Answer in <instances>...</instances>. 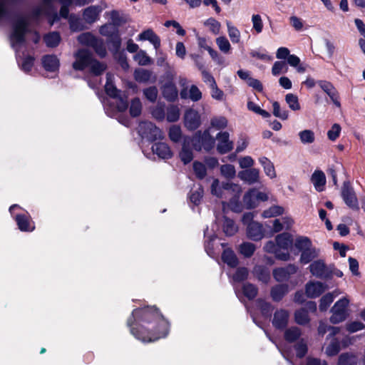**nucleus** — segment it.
Instances as JSON below:
<instances>
[{
    "instance_id": "nucleus-1",
    "label": "nucleus",
    "mask_w": 365,
    "mask_h": 365,
    "mask_svg": "<svg viewBox=\"0 0 365 365\" xmlns=\"http://www.w3.org/2000/svg\"><path fill=\"white\" fill-rule=\"evenodd\" d=\"M127 324L131 334L143 342L155 341L168 334V322L154 307L134 309Z\"/></svg>"
},
{
    "instance_id": "nucleus-2",
    "label": "nucleus",
    "mask_w": 365,
    "mask_h": 365,
    "mask_svg": "<svg viewBox=\"0 0 365 365\" xmlns=\"http://www.w3.org/2000/svg\"><path fill=\"white\" fill-rule=\"evenodd\" d=\"M211 192L220 198H230L229 207L235 212L242 211V205L240 202L242 193L240 185L232 182H226L220 186L219 180L215 179L211 185Z\"/></svg>"
},
{
    "instance_id": "nucleus-3",
    "label": "nucleus",
    "mask_w": 365,
    "mask_h": 365,
    "mask_svg": "<svg viewBox=\"0 0 365 365\" xmlns=\"http://www.w3.org/2000/svg\"><path fill=\"white\" fill-rule=\"evenodd\" d=\"M75 61L73 68L76 71H83L88 68L94 76L101 75L106 68V65L95 59L91 51L86 48L77 51L74 54Z\"/></svg>"
},
{
    "instance_id": "nucleus-4",
    "label": "nucleus",
    "mask_w": 365,
    "mask_h": 365,
    "mask_svg": "<svg viewBox=\"0 0 365 365\" xmlns=\"http://www.w3.org/2000/svg\"><path fill=\"white\" fill-rule=\"evenodd\" d=\"M28 29V21L24 17L18 18L13 24V30L10 35L11 46L16 51L20 45L25 42V34Z\"/></svg>"
},
{
    "instance_id": "nucleus-5",
    "label": "nucleus",
    "mask_w": 365,
    "mask_h": 365,
    "mask_svg": "<svg viewBox=\"0 0 365 365\" xmlns=\"http://www.w3.org/2000/svg\"><path fill=\"white\" fill-rule=\"evenodd\" d=\"M190 142L195 150L200 151L204 149L208 152L214 148L215 138L210 135V130L207 129L203 132L197 131L190 139Z\"/></svg>"
},
{
    "instance_id": "nucleus-6",
    "label": "nucleus",
    "mask_w": 365,
    "mask_h": 365,
    "mask_svg": "<svg viewBox=\"0 0 365 365\" xmlns=\"http://www.w3.org/2000/svg\"><path fill=\"white\" fill-rule=\"evenodd\" d=\"M349 304V300L343 297L335 302L331 309V316L330 322L332 324H339L344 322L348 317L347 307Z\"/></svg>"
},
{
    "instance_id": "nucleus-7",
    "label": "nucleus",
    "mask_w": 365,
    "mask_h": 365,
    "mask_svg": "<svg viewBox=\"0 0 365 365\" xmlns=\"http://www.w3.org/2000/svg\"><path fill=\"white\" fill-rule=\"evenodd\" d=\"M138 133L143 138L149 141H155L163 138V133L154 123L144 121L140 123Z\"/></svg>"
},
{
    "instance_id": "nucleus-8",
    "label": "nucleus",
    "mask_w": 365,
    "mask_h": 365,
    "mask_svg": "<svg viewBox=\"0 0 365 365\" xmlns=\"http://www.w3.org/2000/svg\"><path fill=\"white\" fill-rule=\"evenodd\" d=\"M341 195L348 207L356 210L359 209L356 193L349 181H344L343 182Z\"/></svg>"
},
{
    "instance_id": "nucleus-9",
    "label": "nucleus",
    "mask_w": 365,
    "mask_h": 365,
    "mask_svg": "<svg viewBox=\"0 0 365 365\" xmlns=\"http://www.w3.org/2000/svg\"><path fill=\"white\" fill-rule=\"evenodd\" d=\"M161 90L163 96L166 101L174 102L177 100L178 91L171 74H168V81L162 86Z\"/></svg>"
},
{
    "instance_id": "nucleus-10",
    "label": "nucleus",
    "mask_w": 365,
    "mask_h": 365,
    "mask_svg": "<svg viewBox=\"0 0 365 365\" xmlns=\"http://www.w3.org/2000/svg\"><path fill=\"white\" fill-rule=\"evenodd\" d=\"M310 272L317 278L329 279L332 276V273L329 270L323 260L319 259L314 261L309 265Z\"/></svg>"
},
{
    "instance_id": "nucleus-11",
    "label": "nucleus",
    "mask_w": 365,
    "mask_h": 365,
    "mask_svg": "<svg viewBox=\"0 0 365 365\" xmlns=\"http://www.w3.org/2000/svg\"><path fill=\"white\" fill-rule=\"evenodd\" d=\"M298 267L293 264H289L284 267H278L273 270V277L277 282H282L289 280L291 276L295 274Z\"/></svg>"
},
{
    "instance_id": "nucleus-12",
    "label": "nucleus",
    "mask_w": 365,
    "mask_h": 365,
    "mask_svg": "<svg viewBox=\"0 0 365 365\" xmlns=\"http://www.w3.org/2000/svg\"><path fill=\"white\" fill-rule=\"evenodd\" d=\"M217 140V150L220 154H225L233 149L234 143L230 140L228 132H220L216 135Z\"/></svg>"
},
{
    "instance_id": "nucleus-13",
    "label": "nucleus",
    "mask_w": 365,
    "mask_h": 365,
    "mask_svg": "<svg viewBox=\"0 0 365 365\" xmlns=\"http://www.w3.org/2000/svg\"><path fill=\"white\" fill-rule=\"evenodd\" d=\"M317 85L329 96L336 107H341L338 91L331 82L321 80L317 81Z\"/></svg>"
},
{
    "instance_id": "nucleus-14",
    "label": "nucleus",
    "mask_w": 365,
    "mask_h": 365,
    "mask_svg": "<svg viewBox=\"0 0 365 365\" xmlns=\"http://www.w3.org/2000/svg\"><path fill=\"white\" fill-rule=\"evenodd\" d=\"M289 319V313L287 310H277L274 314L272 325L277 329H284L288 324Z\"/></svg>"
},
{
    "instance_id": "nucleus-15",
    "label": "nucleus",
    "mask_w": 365,
    "mask_h": 365,
    "mask_svg": "<svg viewBox=\"0 0 365 365\" xmlns=\"http://www.w3.org/2000/svg\"><path fill=\"white\" fill-rule=\"evenodd\" d=\"M184 118L185 127L190 130H196L200 125V115L195 110L190 109L187 110Z\"/></svg>"
},
{
    "instance_id": "nucleus-16",
    "label": "nucleus",
    "mask_w": 365,
    "mask_h": 365,
    "mask_svg": "<svg viewBox=\"0 0 365 365\" xmlns=\"http://www.w3.org/2000/svg\"><path fill=\"white\" fill-rule=\"evenodd\" d=\"M327 287L321 282H309L306 284V294L309 298H317L319 297Z\"/></svg>"
},
{
    "instance_id": "nucleus-17",
    "label": "nucleus",
    "mask_w": 365,
    "mask_h": 365,
    "mask_svg": "<svg viewBox=\"0 0 365 365\" xmlns=\"http://www.w3.org/2000/svg\"><path fill=\"white\" fill-rule=\"evenodd\" d=\"M238 178L249 185H253L259 181V170L254 168L246 169L238 173Z\"/></svg>"
},
{
    "instance_id": "nucleus-18",
    "label": "nucleus",
    "mask_w": 365,
    "mask_h": 365,
    "mask_svg": "<svg viewBox=\"0 0 365 365\" xmlns=\"http://www.w3.org/2000/svg\"><path fill=\"white\" fill-rule=\"evenodd\" d=\"M152 151L161 159H169L173 156L170 148L165 143L158 142L152 145Z\"/></svg>"
},
{
    "instance_id": "nucleus-19",
    "label": "nucleus",
    "mask_w": 365,
    "mask_h": 365,
    "mask_svg": "<svg viewBox=\"0 0 365 365\" xmlns=\"http://www.w3.org/2000/svg\"><path fill=\"white\" fill-rule=\"evenodd\" d=\"M247 236L254 241L260 240L264 237L262 225L257 222H252L247 225Z\"/></svg>"
},
{
    "instance_id": "nucleus-20",
    "label": "nucleus",
    "mask_w": 365,
    "mask_h": 365,
    "mask_svg": "<svg viewBox=\"0 0 365 365\" xmlns=\"http://www.w3.org/2000/svg\"><path fill=\"white\" fill-rule=\"evenodd\" d=\"M101 11L102 9L100 6H90L83 10V20L86 23L91 24L98 19Z\"/></svg>"
},
{
    "instance_id": "nucleus-21",
    "label": "nucleus",
    "mask_w": 365,
    "mask_h": 365,
    "mask_svg": "<svg viewBox=\"0 0 365 365\" xmlns=\"http://www.w3.org/2000/svg\"><path fill=\"white\" fill-rule=\"evenodd\" d=\"M182 99H190L193 102H197L202 98V93L195 85H192L187 91V88H183L180 92Z\"/></svg>"
},
{
    "instance_id": "nucleus-22",
    "label": "nucleus",
    "mask_w": 365,
    "mask_h": 365,
    "mask_svg": "<svg viewBox=\"0 0 365 365\" xmlns=\"http://www.w3.org/2000/svg\"><path fill=\"white\" fill-rule=\"evenodd\" d=\"M311 182L317 191H323L326 185L325 174L322 170H316L312 175Z\"/></svg>"
},
{
    "instance_id": "nucleus-23",
    "label": "nucleus",
    "mask_w": 365,
    "mask_h": 365,
    "mask_svg": "<svg viewBox=\"0 0 365 365\" xmlns=\"http://www.w3.org/2000/svg\"><path fill=\"white\" fill-rule=\"evenodd\" d=\"M275 241L279 249L287 251L292 245L293 239L289 233L283 232L276 236Z\"/></svg>"
},
{
    "instance_id": "nucleus-24",
    "label": "nucleus",
    "mask_w": 365,
    "mask_h": 365,
    "mask_svg": "<svg viewBox=\"0 0 365 365\" xmlns=\"http://www.w3.org/2000/svg\"><path fill=\"white\" fill-rule=\"evenodd\" d=\"M15 220L21 231L31 232L34 230V226L27 215L24 214L17 215Z\"/></svg>"
},
{
    "instance_id": "nucleus-25",
    "label": "nucleus",
    "mask_w": 365,
    "mask_h": 365,
    "mask_svg": "<svg viewBox=\"0 0 365 365\" xmlns=\"http://www.w3.org/2000/svg\"><path fill=\"white\" fill-rule=\"evenodd\" d=\"M289 292L287 284H282L273 287L271 289L270 294L272 299L275 302H279Z\"/></svg>"
},
{
    "instance_id": "nucleus-26",
    "label": "nucleus",
    "mask_w": 365,
    "mask_h": 365,
    "mask_svg": "<svg viewBox=\"0 0 365 365\" xmlns=\"http://www.w3.org/2000/svg\"><path fill=\"white\" fill-rule=\"evenodd\" d=\"M292 220L289 217L275 219L273 221V232H279L283 229L289 230L292 225Z\"/></svg>"
},
{
    "instance_id": "nucleus-27",
    "label": "nucleus",
    "mask_w": 365,
    "mask_h": 365,
    "mask_svg": "<svg viewBox=\"0 0 365 365\" xmlns=\"http://www.w3.org/2000/svg\"><path fill=\"white\" fill-rule=\"evenodd\" d=\"M42 63L44 68L48 71H56L59 66V61L54 55H47L43 57Z\"/></svg>"
},
{
    "instance_id": "nucleus-28",
    "label": "nucleus",
    "mask_w": 365,
    "mask_h": 365,
    "mask_svg": "<svg viewBox=\"0 0 365 365\" xmlns=\"http://www.w3.org/2000/svg\"><path fill=\"white\" fill-rule=\"evenodd\" d=\"M319 256V250L312 246L302 251L300 262L302 264H308Z\"/></svg>"
},
{
    "instance_id": "nucleus-29",
    "label": "nucleus",
    "mask_w": 365,
    "mask_h": 365,
    "mask_svg": "<svg viewBox=\"0 0 365 365\" xmlns=\"http://www.w3.org/2000/svg\"><path fill=\"white\" fill-rule=\"evenodd\" d=\"M253 272L257 278L264 283H267L270 279V272L268 268L264 266H255Z\"/></svg>"
},
{
    "instance_id": "nucleus-30",
    "label": "nucleus",
    "mask_w": 365,
    "mask_h": 365,
    "mask_svg": "<svg viewBox=\"0 0 365 365\" xmlns=\"http://www.w3.org/2000/svg\"><path fill=\"white\" fill-rule=\"evenodd\" d=\"M222 261L230 267H235L238 264V259L235 252L230 250H225L222 255Z\"/></svg>"
},
{
    "instance_id": "nucleus-31",
    "label": "nucleus",
    "mask_w": 365,
    "mask_h": 365,
    "mask_svg": "<svg viewBox=\"0 0 365 365\" xmlns=\"http://www.w3.org/2000/svg\"><path fill=\"white\" fill-rule=\"evenodd\" d=\"M70 29L72 31L77 32L85 29L83 20L75 14H71L68 18Z\"/></svg>"
},
{
    "instance_id": "nucleus-32",
    "label": "nucleus",
    "mask_w": 365,
    "mask_h": 365,
    "mask_svg": "<svg viewBox=\"0 0 365 365\" xmlns=\"http://www.w3.org/2000/svg\"><path fill=\"white\" fill-rule=\"evenodd\" d=\"M337 291H334L333 292H329L324 295L321 299L319 303V309L322 312L326 311L330 304L333 302L335 297L338 295Z\"/></svg>"
},
{
    "instance_id": "nucleus-33",
    "label": "nucleus",
    "mask_w": 365,
    "mask_h": 365,
    "mask_svg": "<svg viewBox=\"0 0 365 365\" xmlns=\"http://www.w3.org/2000/svg\"><path fill=\"white\" fill-rule=\"evenodd\" d=\"M255 189L252 188L247 191L243 197V203L247 209L255 208L257 206V200L255 196Z\"/></svg>"
},
{
    "instance_id": "nucleus-34",
    "label": "nucleus",
    "mask_w": 365,
    "mask_h": 365,
    "mask_svg": "<svg viewBox=\"0 0 365 365\" xmlns=\"http://www.w3.org/2000/svg\"><path fill=\"white\" fill-rule=\"evenodd\" d=\"M180 160L183 162L184 164H187L190 163L193 159V154L192 150L187 145V140L184 141V143L182 147V150L180 152Z\"/></svg>"
},
{
    "instance_id": "nucleus-35",
    "label": "nucleus",
    "mask_w": 365,
    "mask_h": 365,
    "mask_svg": "<svg viewBox=\"0 0 365 365\" xmlns=\"http://www.w3.org/2000/svg\"><path fill=\"white\" fill-rule=\"evenodd\" d=\"M294 320L299 325L308 324L310 321L308 311L304 308L297 310L294 312Z\"/></svg>"
},
{
    "instance_id": "nucleus-36",
    "label": "nucleus",
    "mask_w": 365,
    "mask_h": 365,
    "mask_svg": "<svg viewBox=\"0 0 365 365\" xmlns=\"http://www.w3.org/2000/svg\"><path fill=\"white\" fill-rule=\"evenodd\" d=\"M259 161L262 165L266 175L271 178H275L276 173L272 163L266 157L260 158Z\"/></svg>"
},
{
    "instance_id": "nucleus-37",
    "label": "nucleus",
    "mask_w": 365,
    "mask_h": 365,
    "mask_svg": "<svg viewBox=\"0 0 365 365\" xmlns=\"http://www.w3.org/2000/svg\"><path fill=\"white\" fill-rule=\"evenodd\" d=\"M43 40L47 46L51 48L56 47L61 41L60 34L58 32L53 31L44 36Z\"/></svg>"
},
{
    "instance_id": "nucleus-38",
    "label": "nucleus",
    "mask_w": 365,
    "mask_h": 365,
    "mask_svg": "<svg viewBox=\"0 0 365 365\" xmlns=\"http://www.w3.org/2000/svg\"><path fill=\"white\" fill-rule=\"evenodd\" d=\"M301 334L302 332L299 328L292 327L285 331L284 339L288 342H294L300 337Z\"/></svg>"
},
{
    "instance_id": "nucleus-39",
    "label": "nucleus",
    "mask_w": 365,
    "mask_h": 365,
    "mask_svg": "<svg viewBox=\"0 0 365 365\" xmlns=\"http://www.w3.org/2000/svg\"><path fill=\"white\" fill-rule=\"evenodd\" d=\"M97 40L98 38H96L95 36H93L92 34L89 32L83 33L80 34L78 37V41L81 44L91 48Z\"/></svg>"
},
{
    "instance_id": "nucleus-40",
    "label": "nucleus",
    "mask_w": 365,
    "mask_h": 365,
    "mask_svg": "<svg viewBox=\"0 0 365 365\" xmlns=\"http://www.w3.org/2000/svg\"><path fill=\"white\" fill-rule=\"evenodd\" d=\"M102 36H106L108 38L118 34L117 26L112 24H106L103 25L99 30Z\"/></svg>"
},
{
    "instance_id": "nucleus-41",
    "label": "nucleus",
    "mask_w": 365,
    "mask_h": 365,
    "mask_svg": "<svg viewBox=\"0 0 365 365\" xmlns=\"http://www.w3.org/2000/svg\"><path fill=\"white\" fill-rule=\"evenodd\" d=\"M299 137L302 144H312L315 140L314 133L312 130L306 129L299 133Z\"/></svg>"
},
{
    "instance_id": "nucleus-42",
    "label": "nucleus",
    "mask_w": 365,
    "mask_h": 365,
    "mask_svg": "<svg viewBox=\"0 0 365 365\" xmlns=\"http://www.w3.org/2000/svg\"><path fill=\"white\" fill-rule=\"evenodd\" d=\"M107 81L105 85V90L106 93L113 98H117L119 96L120 91H118L111 81V76L109 73L106 75Z\"/></svg>"
},
{
    "instance_id": "nucleus-43",
    "label": "nucleus",
    "mask_w": 365,
    "mask_h": 365,
    "mask_svg": "<svg viewBox=\"0 0 365 365\" xmlns=\"http://www.w3.org/2000/svg\"><path fill=\"white\" fill-rule=\"evenodd\" d=\"M223 231L227 236H232L237 231V227L235 222L227 217L224 218Z\"/></svg>"
},
{
    "instance_id": "nucleus-44",
    "label": "nucleus",
    "mask_w": 365,
    "mask_h": 365,
    "mask_svg": "<svg viewBox=\"0 0 365 365\" xmlns=\"http://www.w3.org/2000/svg\"><path fill=\"white\" fill-rule=\"evenodd\" d=\"M114 101L110 103V106H115L117 111L122 113L127 110L128 103L127 97H122L118 96L117 98H113Z\"/></svg>"
},
{
    "instance_id": "nucleus-45",
    "label": "nucleus",
    "mask_w": 365,
    "mask_h": 365,
    "mask_svg": "<svg viewBox=\"0 0 365 365\" xmlns=\"http://www.w3.org/2000/svg\"><path fill=\"white\" fill-rule=\"evenodd\" d=\"M108 43L109 45V50L114 53H117L121 46V38L119 34L109 38Z\"/></svg>"
},
{
    "instance_id": "nucleus-46",
    "label": "nucleus",
    "mask_w": 365,
    "mask_h": 365,
    "mask_svg": "<svg viewBox=\"0 0 365 365\" xmlns=\"http://www.w3.org/2000/svg\"><path fill=\"white\" fill-rule=\"evenodd\" d=\"M284 208L279 205H273L269 208L264 210L262 217L264 218L274 217L282 215Z\"/></svg>"
},
{
    "instance_id": "nucleus-47",
    "label": "nucleus",
    "mask_w": 365,
    "mask_h": 365,
    "mask_svg": "<svg viewBox=\"0 0 365 365\" xmlns=\"http://www.w3.org/2000/svg\"><path fill=\"white\" fill-rule=\"evenodd\" d=\"M256 247L251 242H243L240 245L239 251L245 257H250L255 252Z\"/></svg>"
},
{
    "instance_id": "nucleus-48",
    "label": "nucleus",
    "mask_w": 365,
    "mask_h": 365,
    "mask_svg": "<svg viewBox=\"0 0 365 365\" xmlns=\"http://www.w3.org/2000/svg\"><path fill=\"white\" fill-rule=\"evenodd\" d=\"M257 306L261 310L262 314L265 317H269L272 312V307L270 303L259 299L256 302Z\"/></svg>"
},
{
    "instance_id": "nucleus-49",
    "label": "nucleus",
    "mask_w": 365,
    "mask_h": 365,
    "mask_svg": "<svg viewBox=\"0 0 365 365\" xmlns=\"http://www.w3.org/2000/svg\"><path fill=\"white\" fill-rule=\"evenodd\" d=\"M227 31L231 41L234 43L240 42V32L238 29L231 24L230 22H227Z\"/></svg>"
},
{
    "instance_id": "nucleus-50",
    "label": "nucleus",
    "mask_w": 365,
    "mask_h": 365,
    "mask_svg": "<svg viewBox=\"0 0 365 365\" xmlns=\"http://www.w3.org/2000/svg\"><path fill=\"white\" fill-rule=\"evenodd\" d=\"M242 291L245 296L249 299H253L258 293L256 286L250 283H246L242 287Z\"/></svg>"
},
{
    "instance_id": "nucleus-51",
    "label": "nucleus",
    "mask_w": 365,
    "mask_h": 365,
    "mask_svg": "<svg viewBox=\"0 0 365 365\" xmlns=\"http://www.w3.org/2000/svg\"><path fill=\"white\" fill-rule=\"evenodd\" d=\"M167 120L168 122H176L180 118V109L177 106H170L167 108Z\"/></svg>"
},
{
    "instance_id": "nucleus-52",
    "label": "nucleus",
    "mask_w": 365,
    "mask_h": 365,
    "mask_svg": "<svg viewBox=\"0 0 365 365\" xmlns=\"http://www.w3.org/2000/svg\"><path fill=\"white\" fill-rule=\"evenodd\" d=\"M273 115L282 120H287L289 114L286 109L282 108L279 103L277 101H274L272 103Z\"/></svg>"
},
{
    "instance_id": "nucleus-53",
    "label": "nucleus",
    "mask_w": 365,
    "mask_h": 365,
    "mask_svg": "<svg viewBox=\"0 0 365 365\" xmlns=\"http://www.w3.org/2000/svg\"><path fill=\"white\" fill-rule=\"evenodd\" d=\"M152 72L146 69H139L135 72V78L140 83H145L150 80Z\"/></svg>"
},
{
    "instance_id": "nucleus-54",
    "label": "nucleus",
    "mask_w": 365,
    "mask_h": 365,
    "mask_svg": "<svg viewBox=\"0 0 365 365\" xmlns=\"http://www.w3.org/2000/svg\"><path fill=\"white\" fill-rule=\"evenodd\" d=\"M285 101L291 110L295 111L300 109L298 97L296 95L293 93H287L285 96Z\"/></svg>"
},
{
    "instance_id": "nucleus-55",
    "label": "nucleus",
    "mask_w": 365,
    "mask_h": 365,
    "mask_svg": "<svg viewBox=\"0 0 365 365\" xmlns=\"http://www.w3.org/2000/svg\"><path fill=\"white\" fill-rule=\"evenodd\" d=\"M142 111V103L138 98L132 100L130 107V114L132 117H137Z\"/></svg>"
},
{
    "instance_id": "nucleus-56",
    "label": "nucleus",
    "mask_w": 365,
    "mask_h": 365,
    "mask_svg": "<svg viewBox=\"0 0 365 365\" xmlns=\"http://www.w3.org/2000/svg\"><path fill=\"white\" fill-rule=\"evenodd\" d=\"M220 173L225 178L232 179L236 175V170L233 165L225 164L221 166Z\"/></svg>"
},
{
    "instance_id": "nucleus-57",
    "label": "nucleus",
    "mask_w": 365,
    "mask_h": 365,
    "mask_svg": "<svg viewBox=\"0 0 365 365\" xmlns=\"http://www.w3.org/2000/svg\"><path fill=\"white\" fill-rule=\"evenodd\" d=\"M339 365H356V358L353 354H342L339 357Z\"/></svg>"
},
{
    "instance_id": "nucleus-58",
    "label": "nucleus",
    "mask_w": 365,
    "mask_h": 365,
    "mask_svg": "<svg viewBox=\"0 0 365 365\" xmlns=\"http://www.w3.org/2000/svg\"><path fill=\"white\" fill-rule=\"evenodd\" d=\"M151 114L158 120H163L165 118V105L158 103L151 110Z\"/></svg>"
},
{
    "instance_id": "nucleus-59",
    "label": "nucleus",
    "mask_w": 365,
    "mask_h": 365,
    "mask_svg": "<svg viewBox=\"0 0 365 365\" xmlns=\"http://www.w3.org/2000/svg\"><path fill=\"white\" fill-rule=\"evenodd\" d=\"M294 245L297 250L302 252L311 247L312 242L307 237H299L296 239Z\"/></svg>"
},
{
    "instance_id": "nucleus-60",
    "label": "nucleus",
    "mask_w": 365,
    "mask_h": 365,
    "mask_svg": "<svg viewBox=\"0 0 365 365\" xmlns=\"http://www.w3.org/2000/svg\"><path fill=\"white\" fill-rule=\"evenodd\" d=\"M216 43L219 49L224 53H228L231 49V45L225 36H220L216 38Z\"/></svg>"
},
{
    "instance_id": "nucleus-61",
    "label": "nucleus",
    "mask_w": 365,
    "mask_h": 365,
    "mask_svg": "<svg viewBox=\"0 0 365 365\" xmlns=\"http://www.w3.org/2000/svg\"><path fill=\"white\" fill-rule=\"evenodd\" d=\"M193 170L196 177L199 179H203L207 174L205 165L198 161L193 163Z\"/></svg>"
},
{
    "instance_id": "nucleus-62",
    "label": "nucleus",
    "mask_w": 365,
    "mask_h": 365,
    "mask_svg": "<svg viewBox=\"0 0 365 365\" xmlns=\"http://www.w3.org/2000/svg\"><path fill=\"white\" fill-rule=\"evenodd\" d=\"M339 351L340 344L339 341L336 339H333L331 343L326 348V354L329 356L336 355Z\"/></svg>"
},
{
    "instance_id": "nucleus-63",
    "label": "nucleus",
    "mask_w": 365,
    "mask_h": 365,
    "mask_svg": "<svg viewBox=\"0 0 365 365\" xmlns=\"http://www.w3.org/2000/svg\"><path fill=\"white\" fill-rule=\"evenodd\" d=\"M204 25L208 26L210 28V31L214 34H218L220 33L221 24L214 18L211 17L207 19L205 21Z\"/></svg>"
},
{
    "instance_id": "nucleus-64",
    "label": "nucleus",
    "mask_w": 365,
    "mask_h": 365,
    "mask_svg": "<svg viewBox=\"0 0 365 365\" xmlns=\"http://www.w3.org/2000/svg\"><path fill=\"white\" fill-rule=\"evenodd\" d=\"M211 126L217 130H221L227 127V120L223 116L213 118L211 120Z\"/></svg>"
}]
</instances>
